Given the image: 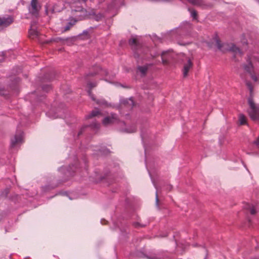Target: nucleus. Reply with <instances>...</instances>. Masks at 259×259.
Listing matches in <instances>:
<instances>
[{"mask_svg": "<svg viewBox=\"0 0 259 259\" xmlns=\"http://www.w3.org/2000/svg\"><path fill=\"white\" fill-rule=\"evenodd\" d=\"M246 84L248 86V88H249V89L250 90V93H251L252 92V87L251 84L248 83V82H247L246 83Z\"/></svg>", "mask_w": 259, "mask_h": 259, "instance_id": "a878e982", "label": "nucleus"}, {"mask_svg": "<svg viewBox=\"0 0 259 259\" xmlns=\"http://www.w3.org/2000/svg\"><path fill=\"white\" fill-rule=\"evenodd\" d=\"M13 21V19L10 17H0V29L7 27Z\"/></svg>", "mask_w": 259, "mask_h": 259, "instance_id": "39448f33", "label": "nucleus"}, {"mask_svg": "<svg viewBox=\"0 0 259 259\" xmlns=\"http://www.w3.org/2000/svg\"><path fill=\"white\" fill-rule=\"evenodd\" d=\"M189 2L194 5L200 6L202 4L201 0H189Z\"/></svg>", "mask_w": 259, "mask_h": 259, "instance_id": "6ab92c4d", "label": "nucleus"}, {"mask_svg": "<svg viewBox=\"0 0 259 259\" xmlns=\"http://www.w3.org/2000/svg\"><path fill=\"white\" fill-rule=\"evenodd\" d=\"M243 207L244 209L249 210L252 214H254L256 212V209L252 204L246 203L244 204Z\"/></svg>", "mask_w": 259, "mask_h": 259, "instance_id": "f8f14e48", "label": "nucleus"}, {"mask_svg": "<svg viewBox=\"0 0 259 259\" xmlns=\"http://www.w3.org/2000/svg\"><path fill=\"white\" fill-rule=\"evenodd\" d=\"M89 95L91 97V98L93 100H95V99L93 97V95L92 94L91 92L90 91H88Z\"/></svg>", "mask_w": 259, "mask_h": 259, "instance_id": "bb28decb", "label": "nucleus"}, {"mask_svg": "<svg viewBox=\"0 0 259 259\" xmlns=\"http://www.w3.org/2000/svg\"><path fill=\"white\" fill-rule=\"evenodd\" d=\"M258 259H259V258Z\"/></svg>", "mask_w": 259, "mask_h": 259, "instance_id": "c9c22d12", "label": "nucleus"}, {"mask_svg": "<svg viewBox=\"0 0 259 259\" xmlns=\"http://www.w3.org/2000/svg\"><path fill=\"white\" fill-rule=\"evenodd\" d=\"M137 38L136 37H132L130 40H129V44L132 47H136L137 45Z\"/></svg>", "mask_w": 259, "mask_h": 259, "instance_id": "4468645a", "label": "nucleus"}, {"mask_svg": "<svg viewBox=\"0 0 259 259\" xmlns=\"http://www.w3.org/2000/svg\"><path fill=\"white\" fill-rule=\"evenodd\" d=\"M117 120L116 116L114 114H111L104 118L103 124L105 125H108L115 122Z\"/></svg>", "mask_w": 259, "mask_h": 259, "instance_id": "0eeeda50", "label": "nucleus"}, {"mask_svg": "<svg viewBox=\"0 0 259 259\" xmlns=\"http://www.w3.org/2000/svg\"><path fill=\"white\" fill-rule=\"evenodd\" d=\"M239 121L240 124H245L246 123V118L242 114H240L239 116Z\"/></svg>", "mask_w": 259, "mask_h": 259, "instance_id": "f3484780", "label": "nucleus"}, {"mask_svg": "<svg viewBox=\"0 0 259 259\" xmlns=\"http://www.w3.org/2000/svg\"><path fill=\"white\" fill-rule=\"evenodd\" d=\"M158 195H157V194L156 193V203L157 205H158Z\"/></svg>", "mask_w": 259, "mask_h": 259, "instance_id": "c756f323", "label": "nucleus"}, {"mask_svg": "<svg viewBox=\"0 0 259 259\" xmlns=\"http://www.w3.org/2000/svg\"><path fill=\"white\" fill-rule=\"evenodd\" d=\"M100 71L103 72V74H105L106 75L108 74V72L106 70H103L102 69H100Z\"/></svg>", "mask_w": 259, "mask_h": 259, "instance_id": "c85d7f7f", "label": "nucleus"}, {"mask_svg": "<svg viewBox=\"0 0 259 259\" xmlns=\"http://www.w3.org/2000/svg\"><path fill=\"white\" fill-rule=\"evenodd\" d=\"M243 67L250 73L252 79L256 83H259V57L255 55L248 56L247 63Z\"/></svg>", "mask_w": 259, "mask_h": 259, "instance_id": "f257e3e1", "label": "nucleus"}, {"mask_svg": "<svg viewBox=\"0 0 259 259\" xmlns=\"http://www.w3.org/2000/svg\"><path fill=\"white\" fill-rule=\"evenodd\" d=\"M192 62L190 59L187 60V62L184 63L183 69V74L184 77L187 76L188 72L191 68L192 67Z\"/></svg>", "mask_w": 259, "mask_h": 259, "instance_id": "6e6552de", "label": "nucleus"}, {"mask_svg": "<svg viewBox=\"0 0 259 259\" xmlns=\"http://www.w3.org/2000/svg\"><path fill=\"white\" fill-rule=\"evenodd\" d=\"M39 6L37 3V0H31L29 11L32 14H36L39 10Z\"/></svg>", "mask_w": 259, "mask_h": 259, "instance_id": "1a4fd4ad", "label": "nucleus"}, {"mask_svg": "<svg viewBox=\"0 0 259 259\" xmlns=\"http://www.w3.org/2000/svg\"><path fill=\"white\" fill-rule=\"evenodd\" d=\"M100 114V113L99 112V111L98 110H94L92 112V113L88 115L87 116V118H91L92 117L96 116Z\"/></svg>", "mask_w": 259, "mask_h": 259, "instance_id": "a211bd4d", "label": "nucleus"}, {"mask_svg": "<svg viewBox=\"0 0 259 259\" xmlns=\"http://www.w3.org/2000/svg\"><path fill=\"white\" fill-rule=\"evenodd\" d=\"M119 124V130L123 132L131 133L135 132L136 130V127L134 126L126 127L124 122H120Z\"/></svg>", "mask_w": 259, "mask_h": 259, "instance_id": "423d86ee", "label": "nucleus"}, {"mask_svg": "<svg viewBox=\"0 0 259 259\" xmlns=\"http://www.w3.org/2000/svg\"><path fill=\"white\" fill-rule=\"evenodd\" d=\"M230 50L233 52H234L236 55L237 54H241V51L240 49L237 48L235 45H232V47L230 48Z\"/></svg>", "mask_w": 259, "mask_h": 259, "instance_id": "2eb2a0df", "label": "nucleus"}, {"mask_svg": "<svg viewBox=\"0 0 259 259\" xmlns=\"http://www.w3.org/2000/svg\"><path fill=\"white\" fill-rule=\"evenodd\" d=\"M254 143L257 147H259V137L254 141Z\"/></svg>", "mask_w": 259, "mask_h": 259, "instance_id": "393cba45", "label": "nucleus"}, {"mask_svg": "<svg viewBox=\"0 0 259 259\" xmlns=\"http://www.w3.org/2000/svg\"><path fill=\"white\" fill-rule=\"evenodd\" d=\"M75 22H76V20H73V22H70L69 23L68 25H67V26H66L65 27V28H64L65 31L68 30L70 29V27L75 24Z\"/></svg>", "mask_w": 259, "mask_h": 259, "instance_id": "aec40b11", "label": "nucleus"}, {"mask_svg": "<svg viewBox=\"0 0 259 259\" xmlns=\"http://www.w3.org/2000/svg\"><path fill=\"white\" fill-rule=\"evenodd\" d=\"M79 0H72V3H76L77 2H78Z\"/></svg>", "mask_w": 259, "mask_h": 259, "instance_id": "7c9ffc66", "label": "nucleus"}, {"mask_svg": "<svg viewBox=\"0 0 259 259\" xmlns=\"http://www.w3.org/2000/svg\"><path fill=\"white\" fill-rule=\"evenodd\" d=\"M46 13H47V14H49V12H48V10H46Z\"/></svg>", "mask_w": 259, "mask_h": 259, "instance_id": "473e14b6", "label": "nucleus"}, {"mask_svg": "<svg viewBox=\"0 0 259 259\" xmlns=\"http://www.w3.org/2000/svg\"><path fill=\"white\" fill-rule=\"evenodd\" d=\"M4 56H5L4 52L0 53V62H1L4 60V59H5Z\"/></svg>", "mask_w": 259, "mask_h": 259, "instance_id": "b1692460", "label": "nucleus"}, {"mask_svg": "<svg viewBox=\"0 0 259 259\" xmlns=\"http://www.w3.org/2000/svg\"><path fill=\"white\" fill-rule=\"evenodd\" d=\"M38 32L34 26H31V28L29 31V35L31 38L34 39L38 36Z\"/></svg>", "mask_w": 259, "mask_h": 259, "instance_id": "9b49d317", "label": "nucleus"}, {"mask_svg": "<svg viewBox=\"0 0 259 259\" xmlns=\"http://www.w3.org/2000/svg\"><path fill=\"white\" fill-rule=\"evenodd\" d=\"M81 12L82 13H83V17L84 18L90 17V18H94L96 20H97V21H98L102 17V15H100L99 16H95V13L94 12H93L92 13H87V12L85 10H83L81 9Z\"/></svg>", "mask_w": 259, "mask_h": 259, "instance_id": "9d476101", "label": "nucleus"}, {"mask_svg": "<svg viewBox=\"0 0 259 259\" xmlns=\"http://www.w3.org/2000/svg\"><path fill=\"white\" fill-rule=\"evenodd\" d=\"M75 22H76V20H73V22H70L69 23L68 25H67V26H66L65 27V28H64L65 31L68 30L70 29V27L75 24Z\"/></svg>", "mask_w": 259, "mask_h": 259, "instance_id": "412c9836", "label": "nucleus"}, {"mask_svg": "<svg viewBox=\"0 0 259 259\" xmlns=\"http://www.w3.org/2000/svg\"><path fill=\"white\" fill-rule=\"evenodd\" d=\"M191 17H193L194 19H196L197 18V13L195 11L192 10L190 12Z\"/></svg>", "mask_w": 259, "mask_h": 259, "instance_id": "5701e85b", "label": "nucleus"}, {"mask_svg": "<svg viewBox=\"0 0 259 259\" xmlns=\"http://www.w3.org/2000/svg\"><path fill=\"white\" fill-rule=\"evenodd\" d=\"M88 86L89 88H93L96 86V84L95 83H89L88 84Z\"/></svg>", "mask_w": 259, "mask_h": 259, "instance_id": "cd10ccee", "label": "nucleus"}, {"mask_svg": "<svg viewBox=\"0 0 259 259\" xmlns=\"http://www.w3.org/2000/svg\"><path fill=\"white\" fill-rule=\"evenodd\" d=\"M121 103L123 105L127 106L129 108H131L134 106V101L132 98L128 99L123 100L121 101Z\"/></svg>", "mask_w": 259, "mask_h": 259, "instance_id": "ddd939ff", "label": "nucleus"}, {"mask_svg": "<svg viewBox=\"0 0 259 259\" xmlns=\"http://www.w3.org/2000/svg\"><path fill=\"white\" fill-rule=\"evenodd\" d=\"M82 132L81 131H80L79 133H78V135H80L81 134Z\"/></svg>", "mask_w": 259, "mask_h": 259, "instance_id": "2f4dec72", "label": "nucleus"}, {"mask_svg": "<svg viewBox=\"0 0 259 259\" xmlns=\"http://www.w3.org/2000/svg\"><path fill=\"white\" fill-rule=\"evenodd\" d=\"M74 11H79L80 10L78 9V10H74Z\"/></svg>", "mask_w": 259, "mask_h": 259, "instance_id": "72a5a7b5", "label": "nucleus"}, {"mask_svg": "<svg viewBox=\"0 0 259 259\" xmlns=\"http://www.w3.org/2000/svg\"><path fill=\"white\" fill-rule=\"evenodd\" d=\"M23 142V133L21 131H17L14 136L11 140V145L14 147L18 146Z\"/></svg>", "mask_w": 259, "mask_h": 259, "instance_id": "7ed1b4c3", "label": "nucleus"}, {"mask_svg": "<svg viewBox=\"0 0 259 259\" xmlns=\"http://www.w3.org/2000/svg\"><path fill=\"white\" fill-rule=\"evenodd\" d=\"M147 68H148L147 66H139L138 68V70L142 73V75H145L146 74V71L147 70Z\"/></svg>", "mask_w": 259, "mask_h": 259, "instance_id": "dca6fc26", "label": "nucleus"}, {"mask_svg": "<svg viewBox=\"0 0 259 259\" xmlns=\"http://www.w3.org/2000/svg\"><path fill=\"white\" fill-rule=\"evenodd\" d=\"M157 55H155L154 56H153V57H155Z\"/></svg>", "mask_w": 259, "mask_h": 259, "instance_id": "f704fd0d", "label": "nucleus"}, {"mask_svg": "<svg viewBox=\"0 0 259 259\" xmlns=\"http://www.w3.org/2000/svg\"><path fill=\"white\" fill-rule=\"evenodd\" d=\"M248 114L253 120H259V104H255L250 98L248 99Z\"/></svg>", "mask_w": 259, "mask_h": 259, "instance_id": "f03ea898", "label": "nucleus"}, {"mask_svg": "<svg viewBox=\"0 0 259 259\" xmlns=\"http://www.w3.org/2000/svg\"><path fill=\"white\" fill-rule=\"evenodd\" d=\"M162 62L164 65H166L168 63V60L174 58V54L170 51L162 52L161 54Z\"/></svg>", "mask_w": 259, "mask_h": 259, "instance_id": "20e7f679", "label": "nucleus"}, {"mask_svg": "<svg viewBox=\"0 0 259 259\" xmlns=\"http://www.w3.org/2000/svg\"><path fill=\"white\" fill-rule=\"evenodd\" d=\"M97 104L101 105H107V103L104 100H98L97 101Z\"/></svg>", "mask_w": 259, "mask_h": 259, "instance_id": "4be33fe9", "label": "nucleus"}]
</instances>
